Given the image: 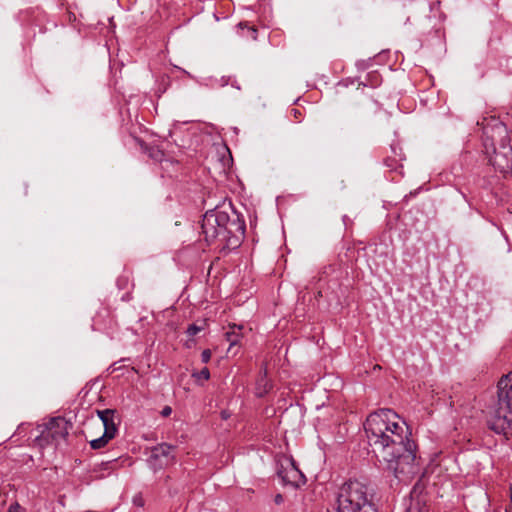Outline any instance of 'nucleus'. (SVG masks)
Listing matches in <instances>:
<instances>
[{
    "instance_id": "nucleus-5",
    "label": "nucleus",
    "mask_w": 512,
    "mask_h": 512,
    "mask_svg": "<svg viewBox=\"0 0 512 512\" xmlns=\"http://www.w3.org/2000/svg\"><path fill=\"white\" fill-rule=\"evenodd\" d=\"M374 490L358 480L342 485L337 496L338 512H378L373 501Z\"/></svg>"
},
{
    "instance_id": "nucleus-9",
    "label": "nucleus",
    "mask_w": 512,
    "mask_h": 512,
    "mask_svg": "<svg viewBox=\"0 0 512 512\" xmlns=\"http://www.w3.org/2000/svg\"><path fill=\"white\" fill-rule=\"evenodd\" d=\"M422 493V487L420 483H417L414 485L410 497V505L407 508L406 512H426L427 506H426V499L425 497L421 496Z\"/></svg>"
},
{
    "instance_id": "nucleus-8",
    "label": "nucleus",
    "mask_w": 512,
    "mask_h": 512,
    "mask_svg": "<svg viewBox=\"0 0 512 512\" xmlns=\"http://www.w3.org/2000/svg\"><path fill=\"white\" fill-rule=\"evenodd\" d=\"M174 449L175 446L161 443L152 448L150 456H152L154 460H162L163 463H160L158 466H167L175 461V456L172 454Z\"/></svg>"
},
{
    "instance_id": "nucleus-6",
    "label": "nucleus",
    "mask_w": 512,
    "mask_h": 512,
    "mask_svg": "<svg viewBox=\"0 0 512 512\" xmlns=\"http://www.w3.org/2000/svg\"><path fill=\"white\" fill-rule=\"evenodd\" d=\"M68 435L67 422L62 417L51 418L41 433V440L46 443L58 442Z\"/></svg>"
},
{
    "instance_id": "nucleus-21",
    "label": "nucleus",
    "mask_w": 512,
    "mask_h": 512,
    "mask_svg": "<svg viewBox=\"0 0 512 512\" xmlns=\"http://www.w3.org/2000/svg\"><path fill=\"white\" fill-rule=\"evenodd\" d=\"M172 413V408L170 406H165L162 411H161V414L162 416L164 417H167L169 416L170 414Z\"/></svg>"
},
{
    "instance_id": "nucleus-1",
    "label": "nucleus",
    "mask_w": 512,
    "mask_h": 512,
    "mask_svg": "<svg viewBox=\"0 0 512 512\" xmlns=\"http://www.w3.org/2000/svg\"><path fill=\"white\" fill-rule=\"evenodd\" d=\"M369 446L379 463L400 481H408L420 472L416 444L408 425L392 409L372 412L364 423Z\"/></svg>"
},
{
    "instance_id": "nucleus-2",
    "label": "nucleus",
    "mask_w": 512,
    "mask_h": 512,
    "mask_svg": "<svg viewBox=\"0 0 512 512\" xmlns=\"http://www.w3.org/2000/svg\"><path fill=\"white\" fill-rule=\"evenodd\" d=\"M201 228L208 244L219 242L223 250L229 251L241 245L246 231L245 221L225 200L206 211Z\"/></svg>"
},
{
    "instance_id": "nucleus-16",
    "label": "nucleus",
    "mask_w": 512,
    "mask_h": 512,
    "mask_svg": "<svg viewBox=\"0 0 512 512\" xmlns=\"http://www.w3.org/2000/svg\"><path fill=\"white\" fill-rule=\"evenodd\" d=\"M147 463H148L149 467L151 469H153L154 471H157L164 467V466H158L160 463H163L162 460H160V459L154 460L152 456H149V458L147 459Z\"/></svg>"
},
{
    "instance_id": "nucleus-11",
    "label": "nucleus",
    "mask_w": 512,
    "mask_h": 512,
    "mask_svg": "<svg viewBox=\"0 0 512 512\" xmlns=\"http://www.w3.org/2000/svg\"><path fill=\"white\" fill-rule=\"evenodd\" d=\"M272 388L270 380L267 378L266 369L263 370V374L258 378L256 383V395L258 397L265 396Z\"/></svg>"
},
{
    "instance_id": "nucleus-3",
    "label": "nucleus",
    "mask_w": 512,
    "mask_h": 512,
    "mask_svg": "<svg viewBox=\"0 0 512 512\" xmlns=\"http://www.w3.org/2000/svg\"><path fill=\"white\" fill-rule=\"evenodd\" d=\"M483 147L495 169L504 174L512 171V146L508 128L503 122L493 119L484 126Z\"/></svg>"
},
{
    "instance_id": "nucleus-24",
    "label": "nucleus",
    "mask_w": 512,
    "mask_h": 512,
    "mask_svg": "<svg viewBox=\"0 0 512 512\" xmlns=\"http://www.w3.org/2000/svg\"><path fill=\"white\" fill-rule=\"evenodd\" d=\"M293 112L296 118L298 117V115H300V112L297 109H293Z\"/></svg>"
},
{
    "instance_id": "nucleus-14",
    "label": "nucleus",
    "mask_w": 512,
    "mask_h": 512,
    "mask_svg": "<svg viewBox=\"0 0 512 512\" xmlns=\"http://www.w3.org/2000/svg\"><path fill=\"white\" fill-rule=\"evenodd\" d=\"M237 27L240 29V30H244L246 29L247 30V34L249 37H251L253 40H256L257 39V29L255 27H250L247 25V23H244V22H240Z\"/></svg>"
},
{
    "instance_id": "nucleus-13",
    "label": "nucleus",
    "mask_w": 512,
    "mask_h": 512,
    "mask_svg": "<svg viewBox=\"0 0 512 512\" xmlns=\"http://www.w3.org/2000/svg\"><path fill=\"white\" fill-rule=\"evenodd\" d=\"M242 326L233 325L230 327V331L226 332V339L230 343V346H234L239 343V339L241 337L239 331L242 330Z\"/></svg>"
},
{
    "instance_id": "nucleus-10",
    "label": "nucleus",
    "mask_w": 512,
    "mask_h": 512,
    "mask_svg": "<svg viewBox=\"0 0 512 512\" xmlns=\"http://www.w3.org/2000/svg\"><path fill=\"white\" fill-rule=\"evenodd\" d=\"M99 419L102 421L104 431L113 430L117 432V425L115 422L117 411L115 409L96 410Z\"/></svg>"
},
{
    "instance_id": "nucleus-19",
    "label": "nucleus",
    "mask_w": 512,
    "mask_h": 512,
    "mask_svg": "<svg viewBox=\"0 0 512 512\" xmlns=\"http://www.w3.org/2000/svg\"><path fill=\"white\" fill-rule=\"evenodd\" d=\"M7 512H26L25 509L23 507L20 506L19 503L17 502H14L12 503L9 508H8V511Z\"/></svg>"
},
{
    "instance_id": "nucleus-20",
    "label": "nucleus",
    "mask_w": 512,
    "mask_h": 512,
    "mask_svg": "<svg viewBox=\"0 0 512 512\" xmlns=\"http://www.w3.org/2000/svg\"><path fill=\"white\" fill-rule=\"evenodd\" d=\"M211 351L209 349H205L201 353V360L203 363H208L211 359Z\"/></svg>"
},
{
    "instance_id": "nucleus-15",
    "label": "nucleus",
    "mask_w": 512,
    "mask_h": 512,
    "mask_svg": "<svg viewBox=\"0 0 512 512\" xmlns=\"http://www.w3.org/2000/svg\"><path fill=\"white\" fill-rule=\"evenodd\" d=\"M192 377L195 378L197 381H199V380L207 381L210 378V371L208 368L204 367L199 372H193Z\"/></svg>"
},
{
    "instance_id": "nucleus-22",
    "label": "nucleus",
    "mask_w": 512,
    "mask_h": 512,
    "mask_svg": "<svg viewBox=\"0 0 512 512\" xmlns=\"http://www.w3.org/2000/svg\"><path fill=\"white\" fill-rule=\"evenodd\" d=\"M506 512H512V484L510 485V505L506 508Z\"/></svg>"
},
{
    "instance_id": "nucleus-4",
    "label": "nucleus",
    "mask_w": 512,
    "mask_h": 512,
    "mask_svg": "<svg viewBox=\"0 0 512 512\" xmlns=\"http://www.w3.org/2000/svg\"><path fill=\"white\" fill-rule=\"evenodd\" d=\"M498 401L491 411L488 427L506 439L512 437V371L501 377L498 382Z\"/></svg>"
},
{
    "instance_id": "nucleus-17",
    "label": "nucleus",
    "mask_w": 512,
    "mask_h": 512,
    "mask_svg": "<svg viewBox=\"0 0 512 512\" xmlns=\"http://www.w3.org/2000/svg\"><path fill=\"white\" fill-rule=\"evenodd\" d=\"M203 329L202 326H198L196 324H191L188 328H187V334L189 336H195L197 335L201 330Z\"/></svg>"
},
{
    "instance_id": "nucleus-12",
    "label": "nucleus",
    "mask_w": 512,
    "mask_h": 512,
    "mask_svg": "<svg viewBox=\"0 0 512 512\" xmlns=\"http://www.w3.org/2000/svg\"><path fill=\"white\" fill-rule=\"evenodd\" d=\"M116 433H113V430L104 431L102 436L90 441V446L94 450L101 449L105 447L108 442L115 437Z\"/></svg>"
},
{
    "instance_id": "nucleus-23",
    "label": "nucleus",
    "mask_w": 512,
    "mask_h": 512,
    "mask_svg": "<svg viewBox=\"0 0 512 512\" xmlns=\"http://www.w3.org/2000/svg\"><path fill=\"white\" fill-rule=\"evenodd\" d=\"M276 504H281L283 502V496L281 494H277L274 498Z\"/></svg>"
},
{
    "instance_id": "nucleus-7",
    "label": "nucleus",
    "mask_w": 512,
    "mask_h": 512,
    "mask_svg": "<svg viewBox=\"0 0 512 512\" xmlns=\"http://www.w3.org/2000/svg\"><path fill=\"white\" fill-rule=\"evenodd\" d=\"M286 462L288 466L284 468L283 465H281V468L278 470L277 474L284 483L298 486L299 481L304 478V475L295 466V463L292 459H287Z\"/></svg>"
},
{
    "instance_id": "nucleus-18",
    "label": "nucleus",
    "mask_w": 512,
    "mask_h": 512,
    "mask_svg": "<svg viewBox=\"0 0 512 512\" xmlns=\"http://www.w3.org/2000/svg\"><path fill=\"white\" fill-rule=\"evenodd\" d=\"M470 197L465 192H462V196L465 199V201L468 203V205L472 208L473 207V201L476 198V195L472 190H468Z\"/></svg>"
}]
</instances>
